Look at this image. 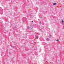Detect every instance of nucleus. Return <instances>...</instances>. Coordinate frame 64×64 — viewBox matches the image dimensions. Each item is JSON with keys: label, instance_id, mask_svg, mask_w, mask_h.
<instances>
[{"label": "nucleus", "instance_id": "nucleus-1", "mask_svg": "<svg viewBox=\"0 0 64 64\" xmlns=\"http://www.w3.org/2000/svg\"><path fill=\"white\" fill-rule=\"evenodd\" d=\"M46 40L48 41H49V38H47L46 39Z\"/></svg>", "mask_w": 64, "mask_h": 64}, {"label": "nucleus", "instance_id": "nucleus-2", "mask_svg": "<svg viewBox=\"0 0 64 64\" xmlns=\"http://www.w3.org/2000/svg\"><path fill=\"white\" fill-rule=\"evenodd\" d=\"M57 4V3H54L53 4L54 5H56Z\"/></svg>", "mask_w": 64, "mask_h": 64}, {"label": "nucleus", "instance_id": "nucleus-3", "mask_svg": "<svg viewBox=\"0 0 64 64\" xmlns=\"http://www.w3.org/2000/svg\"><path fill=\"white\" fill-rule=\"evenodd\" d=\"M62 24H63V23H64V20H62Z\"/></svg>", "mask_w": 64, "mask_h": 64}, {"label": "nucleus", "instance_id": "nucleus-4", "mask_svg": "<svg viewBox=\"0 0 64 64\" xmlns=\"http://www.w3.org/2000/svg\"><path fill=\"white\" fill-rule=\"evenodd\" d=\"M27 28L28 29H30V28L29 26H27Z\"/></svg>", "mask_w": 64, "mask_h": 64}, {"label": "nucleus", "instance_id": "nucleus-5", "mask_svg": "<svg viewBox=\"0 0 64 64\" xmlns=\"http://www.w3.org/2000/svg\"><path fill=\"white\" fill-rule=\"evenodd\" d=\"M38 37H38V36H37L36 37V38H37V39H38Z\"/></svg>", "mask_w": 64, "mask_h": 64}, {"label": "nucleus", "instance_id": "nucleus-6", "mask_svg": "<svg viewBox=\"0 0 64 64\" xmlns=\"http://www.w3.org/2000/svg\"><path fill=\"white\" fill-rule=\"evenodd\" d=\"M49 38H50V37H51V34H50L49 36Z\"/></svg>", "mask_w": 64, "mask_h": 64}, {"label": "nucleus", "instance_id": "nucleus-7", "mask_svg": "<svg viewBox=\"0 0 64 64\" xmlns=\"http://www.w3.org/2000/svg\"><path fill=\"white\" fill-rule=\"evenodd\" d=\"M59 40H56L57 41H59Z\"/></svg>", "mask_w": 64, "mask_h": 64}, {"label": "nucleus", "instance_id": "nucleus-8", "mask_svg": "<svg viewBox=\"0 0 64 64\" xmlns=\"http://www.w3.org/2000/svg\"><path fill=\"white\" fill-rule=\"evenodd\" d=\"M40 24H41V22H40Z\"/></svg>", "mask_w": 64, "mask_h": 64}, {"label": "nucleus", "instance_id": "nucleus-9", "mask_svg": "<svg viewBox=\"0 0 64 64\" xmlns=\"http://www.w3.org/2000/svg\"><path fill=\"white\" fill-rule=\"evenodd\" d=\"M13 48H14V46H13Z\"/></svg>", "mask_w": 64, "mask_h": 64}, {"label": "nucleus", "instance_id": "nucleus-10", "mask_svg": "<svg viewBox=\"0 0 64 64\" xmlns=\"http://www.w3.org/2000/svg\"><path fill=\"white\" fill-rule=\"evenodd\" d=\"M32 22H33V21H32Z\"/></svg>", "mask_w": 64, "mask_h": 64}, {"label": "nucleus", "instance_id": "nucleus-11", "mask_svg": "<svg viewBox=\"0 0 64 64\" xmlns=\"http://www.w3.org/2000/svg\"><path fill=\"white\" fill-rule=\"evenodd\" d=\"M9 54H10V53H9Z\"/></svg>", "mask_w": 64, "mask_h": 64}]
</instances>
